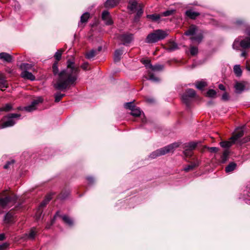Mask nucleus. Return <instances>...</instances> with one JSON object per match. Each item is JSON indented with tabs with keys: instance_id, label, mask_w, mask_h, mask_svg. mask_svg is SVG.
I'll use <instances>...</instances> for the list:
<instances>
[{
	"instance_id": "nucleus-1",
	"label": "nucleus",
	"mask_w": 250,
	"mask_h": 250,
	"mask_svg": "<svg viewBox=\"0 0 250 250\" xmlns=\"http://www.w3.org/2000/svg\"><path fill=\"white\" fill-rule=\"evenodd\" d=\"M79 68L73 61L68 60L67 68L58 74L54 83V87L60 90L68 88L75 83L79 73Z\"/></svg>"
},
{
	"instance_id": "nucleus-2",
	"label": "nucleus",
	"mask_w": 250,
	"mask_h": 250,
	"mask_svg": "<svg viewBox=\"0 0 250 250\" xmlns=\"http://www.w3.org/2000/svg\"><path fill=\"white\" fill-rule=\"evenodd\" d=\"M167 35L168 34L166 31L161 29L156 30L147 36L145 42L147 43H155L164 39Z\"/></svg>"
},
{
	"instance_id": "nucleus-3",
	"label": "nucleus",
	"mask_w": 250,
	"mask_h": 250,
	"mask_svg": "<svg viewBox=\"0 0 250 250\" xmlns=\"http://www.w3.org/2000/svg\"><path fill=\"white\" fill-rule=\"evenodd\" d=\"M179 143H174L168 145L164 147L158 149L150 154L149 157L152 159H155L157 157L164 155L167 153L172 152L179 146Z\"/></svg>"
},
{
	"instance_id": "nucleus-4",
	"label": "nucleus",
	"mask_w": 250,
	"mask_h": 250,
	"mask_svg": "<svg viewBox=\"0 0 250 250\" xmlns=\"http://www.w3.org/2000/svg\"><path fill=\"white\" fill-rule=\"evenodd\" d=\"M20 116V114L13 113L3 117L1 120V123H0V129L14 125L15 124V122L14 121L13 118L19 117Z\"/></svg>"
},
{
	"instance_id": "nucleus-5",
	"label": "nucleus",
	"mask_w": 250,
	"mask_h": 250,
	"mask_svg": "<svg viewBox=\"0 0 250 250\" xmlns=\"http://www.w3.org/2000/svg\"><path fill=\"white\" fill-rule=\"evenodd\" d=\"M17 200V197L14 194H12L10 196H7L5 198L0 197V206L4 208L10 206V204H14L16 203Z\"/></svg>"
},
{
	"instance_id": "nucleus-6",
	"label": "nucleus",
	"mask_w": 250,
	"mask_h": 250,
	"mask_svg": "<svg viewBox=\"0 0 250 250\" xmlns=\"http://www.w3.org/2000/svg\"><path fill=\"white\" fill-rule=\"evenodd\" d=\"M197 31V28L196 26L192 25L189 29L185 32L186 35L192 36L190 39L193 41H196L200 42L202 39V35L201 34H198L197 36H194Z\"/></svg>"
},
{
	"instance_id": "nucleus-7",
	"label": "nucleus",
	"mask_w": 250,
	"mask_h": 250,
	"mask_svg": "<svg viewBox=\"0 0 250 250\" xmlns=\"http://www.w3.org/2000/svg\"><path fill=\"white\" fill-rule=\"evenodd\" d=\"M195 91L192 89H188L182 96V100L183 103L188 104H189L190 99L195 96Z\"/></svg>"
},
{
	"instance_id": "nucleus-8",
	"label": "nucleus",
	"mask_w": 250,
	"mask_h": 250,
	"mask_svg": "<svg viewBox=\"0 0 250 250\" xmlns=\"http://www.w3.org/2000/svg\"><path fill=\"white\" fill-rule=\"evenodd\" d=\"M42 102V99L41 97H38L33 101L31 104L24 107V109L28 112H32L37 109L39 104Z\"/></svg>"
},
{
	"instance_id": "nucleus-9",
	"label": "nucleus",
	"mask_w": 250,
	"mask_h": 250,
	"mask_svg": "<svg viewBox=\"0 0 250 250\" xmlns=\"http://www.w3.org/2000/svg\"><path fill=\"white\" fill-rule=\"evenodd\" d=\"M119 40L125 44L129 43L133 40V35L131 34H123L119 37Z\"/></svg>"
},
{
	"instance_id": "nucleus-10",
	"label": "nucleus",
	"mask_w": 250,
	"mask_h": 250,
	"mask_svg": "<svg viewBox=\"0 0 250 250\" xmlns=\"http://www.w3.org/2000/svg\"><path fill=\"white\" fill-rule=\"evenodd\" d=\"M102 18L106 25H111L113 23L109 13L106 10L103 12Z\"/></svg>"
},
{
	"instance_id": "nucleus-11",
	"label": "nucleus",
	"mask_w": 250,
	"mask_h": 250,
	"mask_svg": "<svg viewBox=\"0 0 250 250\" xmlns=\"http://www.w3.org/2000/svg\"><path fill=\"white\" fill-rule=\"evenodd\" d=\"M102 49V46H99L97 49H92L87 52L86 54V58L90 59L95 57Z\"/></svg>"
},
{
	"instance_id": "nucleus-12",
	"label": "nucleus",
	"mask_w": 250,
	"mask_h": 250,
	"mask_svg": "<svg viewBox=\"0 0 250 250\" xmlns=\"http://www.w3.org/2000/svg\"><path fill=\"white\" fill-rule=\"evenodd\" d=\"M120 0H107L104 3V7L108 8H113L117 5Z\"/></svg>"
},
{
	"instance_id": "nucleus-13",
	"label": "nucleus",
	"mask_w": 250,
	"mask_h": 250,
	"mask_svg": "<svg viewBox=\"0 0 250 250\" xmlns=\"http://www.w3.org/2000/svg\"><path fill=\"white\" fill-rule=\"evenodd\" d=\"M0 60L10 62H12V57L8 53L2 52L0 53Z\"/></svg>"
},
{
	"instance_id": "nucleus-14",
	"label": "nucleus",
	"mask_w": 250,
	"mask_h": 250,
	"mask_svg": "<svg viewBox=\"0 0 250 250\" xmlns=\"http://www.w3.org/2000/svg\"><path fill=\"white\" fill-rule=\"evenodd\" d=\"M21 76L24 79L34 81L35 79V76L30 72L27 71H23L21 73Z\"/></svg>"
},
{
	"instance_id": "nucleus-15",
	"label": "nucleus",
	"mask_w": 250,
	"mask_h": 250,
	"mask_svg": "<svg viewBox=\"0 0 250 250\" xmlns=\"http://www.w3.org/2000/svg\"><path fill=\"white\" fill-rule=\"evenodd\" d=\"M240 46L243 48H250V38L247 37L240 42Z\"/></svg>"
},
{
	"instance_id": "nucleus-16",
	"label": "nucleus",
	"mask_w": 250,
	"mask_h": 250,
	"mask_svg": "<svg viewBox=\"0 0 250 250\" xmlns=\"http://www.w3.org/2000/svg\"><path fill=\"white\" fill-rule=\"evenodd\" d=\"M237 93H241L244 90L245 85L243 82H236L234 86Z\"/></svg>"
},
{
	"instance_id": "nucleus-17",
	"label": "nucleus",
	"mask_w": 250,
	"mask_h": 250,
	"mask_svg": "<svg viewBox=\"0 0 250 250\" xmlns=\"http://www.w3.org/2000/svg\"><path fill=\"white\" fill-rule=\"evenodd\" d=\"M235 143L233 140H230L228 141H222L220 143V145L223 148H229Z\"/></svg>"
},
{
	"instance_id": "nucleus-18",
	"label": "nucleus",
	"mask_w": 250,
	"mask_h": 250,
	"mask_svg": "<svg viewBox=\"0 0 250 250\" xmlns=\"http://www.w3.org/2000/svg\"><path fill=\"white\" fill-rule=\"evenodd\" d=\"M123 53V51L121 49L116 50L115 52L114 55V60L115 62H119L121 58V56Z\"/></svg>"
},
{
	"instance_id": "nucleus-19",
	"label": "nucleus",
	"mask_w": 250,
	"mask_h": 250,
	"mask_svg": "<svg viewBox=\"0 0 250 250\" xmlns=\"http://www.w3.org/2000/svg\"><path fill=\"white\" fill-rule=\"evenodd\" d=\"M186 14L188 17L192 19H195L197 16L199 15V13L193 11L192 10L187 11Z\"/></svg>"
},
{
	"instance_id": "nucleus-20",
	"label": "nucleus",
	"mask_w": 250,
	"mask_h": 250,
	"mask_svg": "<svg viewBox=\"0 0 250 250\" xmlns=\"http://www.w3.org/2000/svg\"><path fill=\"white\" fill-rule=\"evenodd\" d=\"M199 163H200L199 161L197 160L195 162L192 163L191 164L189 165L187 167H185L184 168V170L187 172L193 169V168L194 167L198 166L199 165Z\"/></svg>"
},
{
	"instance_id": "nucleus-21",
	"label": "nucleus",
	"mask_w": 250,
	"mask_h": 250,
	"mask_svg": "<svg viewBox=\"0 0 250 250\" xmlns=\"http://www.w3.org/2000/svg\"><path fill=\"white\" fill-rule=\"evenodd\" d=\"M13 109V105L10 103H8L0 108V111L8 112Z\"/></svg>"
},
{
	"instance_id": "nucleus-22",
	"label": "nucleus",
	"mask_w": 250,
	"mask_h": 250,
	"mask_svg": "<svg viewBox=\"0 0 250 250\" xmlns=\"http://www.w3.org/2000/svg\"><path fill=\"white\" fill-rule=\"evenodd\" d=\"M137 2L135 0H130L129 2L127 8L131 11H134L137 8Z\"/></svg>"
},
{
	"instance_id": "nucleus-23",
	"label": "nucleus",
	"mask_w": 250,
	"mask_h": 250,
	"mask_svg": "<svg viewBox=\"0 0 250 250\" xmlns=\"http://www.w3.org/2000/svg\"><path fill=\"white\" fill-rule=\"evenodd\" d=\"M62 218L64 223H65L68 226H71L73 225V220L68 216L64 215L62 216Z\"/></svg>"
},
{
	"instance_id": "nucleus-24",
	"label": "nucleus",
	"mask_w": 250,
	"mask_h": 250,
	"mask_svg": "<svg viewBox=\"0 0 250 250\" xmlns=\"http://www.w3.org/2000/svg\"><path fill=\"white\" fill-rule=\"evenodd\" d=\"M161 16V14H154L147 15V18L152 21H157L160 19Z\"/></svg>"
},
{
	"instance_id": "nucleus-25",
	"label": "nucleus",
	"mask_w": 250,
	"mask_h": 250,
	"mask_svg": "<svg viewBox=\"0 0 250 250\" xmlns=\"http://www.w3.org/2000/svg\"><path fill=\"white\" fill-rule=\"evenodd\" d=\"M244 133L243 130H240L238 131L235 134L232 136L230 139L233 140L235 142L238 139L242 137L243 136Z\"/></svg>"
},
{
	"instance_id": "nucleus-26",
	"label": "nucleus",
	"mask_w": 250,
	"mask_h": 250,
	"mask_svg": "<svg viewBox=\"0 0 250 250\" xmlns=\"http://www.w3.org/2000/svg\"><path fill=\"white\" fill-rule=\"evenodd\" d=\"M90 17L88 12H85L81 17L80 23H86Z\"/></svg>"
},
{
	"instance_id": "nucleus-27",
	"label": "nucleus",
	"mask_w": 250,
	"mask_h": 250,
	"mask_svg": "<svg viewBox=\"0 0 250 250\" xmlns=\"http://www.w3.org/2000/svg\"><path fill=\"white\" fill-rule=\"evenodd\" d=\"M37 234V231L35 228H32L29 231L28 234H27V236L29 239H34Z\"/></svg>"
},
{
	"instance_id": "nucleus-28",
	"label": "nucleus",
	"mask_w": 250,
	"mask_h": 250,
	"mask_svg": "<svg viewBox=\"0 0 250 250\" xmlns=\"http://www.w3.org/2000/svg\"><path fill=\"white\" fill-rule=\"evenodd\" d=\"M7 82L3 76L0 74V88L2 90L3 88L7 87Z\"/></svg>"
},
{
	"instance_id": "nucleus-29",
	"label": "nucleus",
	"mask_w": 250,
	"mask_h": 250,
	"mask_svg": "<svg viewBox=\"0 0 250 250\" xmlns=\"http://www.w3.org/2000/svg\"><path fill=\"white\" fill-rule=\"evenodd\" d=\"M196 146H197L196 143L190 142V143H188V144L186 145L185 147L192 151L196 148Z\"/></svg>"
},
{
	"instance_id": "nucleus-30",
	"label": "nucleus",
	"mask_w": 250,
	"mask_h": 250,
	"mask_svg": "<svg viewBox=\"0 0 250 250\" xmlns=\"http://www.w3.org/2000/svg\"><path fill=\"white\" fill-rule=\"evenodd\" d=\"M236 164L234 163H231L229 164L226 167V171L227 172H229L233 171L236 167Z\"/></svg>"
},
{
	"instance_id": "nucleus-31",
	"label": "nucleus",
	"mask_w": 250,
	"mask_h": 250,
	"mask_svg": "<svg viewBox=\"0 0 250 250\" xmlns=\"http://www.w3.org/2000/svg\"><path fill=\"white\" fill-rule=\"evenodd\" d=\"M234 72L237 76H240L242 74V70L240 65H236L233 68Z\"/></svg>"
},
{
	"instance_id": "nucleus-32",
	"label": "nucleus",
	"mask_w": 250,
	"mask_h": 250,
	"mask_svg": "<svg viewBox=\"0 0 250 250\" xmlns=\"http://www.w3.org/2000/svg\"><path fill=\"white\" fill-rule=\"evenodd\" d=\"M229 155V150H225L224 152H223V155H222V156L221 157L222 163H225L228 160Z\"/></svg>"
},
{
	"instance_id": "nucleus-33",
	"label": "nucleus",
	"mask_w": 250,
	"mask_h": 250,
	"mask_svg": "<svg viewBox=\"0 0 250 250\" xmlns=\"http://www.w3.org/2000/svg\"><path fill=\"white\" fill-rule=\"evenodd\" d=\"M131 114L133 116H139L141 114V111L139 108L135 106L131 110Z\"/></svg>"
},
{
	"instance_id": "nucleus-34",
	"label": "nucleus",
	"mask_w": 250,
	"mask_h": 250,
	"mask_svg": "<svg viewBox=\"0 0 250 250\" xmlns=\"http://www.w3.org/2000/svg\"><path fill=\"white\" fill-rule=\"evenodd\" d=\"M175 11L174 10H169L165 11L161 14V16L167 17L174 14Z\"/></svg>"
},
{
	"instance_id": "nucleus-35",
	"label": "nucleus",
	"mask_w": 250,
	"mask_h": 250,
	"mask_svg": "<svg viewBox=\"0 0 250 250\" xmlns=\"http://www.w3.org/2000/svg\"><path fill=\"white\" fill-rule=\"evenodd\" d=\"M163 65L160 64H156L155 65H150V68L154 71H160L163 69Z\"/></svg>"
},
{
	"instance_id": "nucleus-36",
	"label": "nucleus",
	"mask_w": 250,
	"mask_h": 250,
	"mask_svg": "<svg viewBox=\"0 0 250 250\" xmlns=\"http://www.w3.org/2000/svg\"><path fill=\"white\" fill-rule=\"evenodd\" d=\"M64 96V94H62L60 92H58L55 94V102H59L61 101L62 98Z\"/></svg>"
},
{
	"instance_id": "nucleus-37",
	"label": "nucleus",
	"mask_w": 250,
	"mask_h": 250,
	"mask_svg": "<svg viewBox=\"0 0 250 250\" xmlns=\"http://www.w3.org/2000/svg\"><path fill=\"white\" fill-rule=\"evenodd\" d=\"M196 87L199 89H202L206 86V83L204 82H197L195 84Z\"/></svg>"
},
{
	"instance_id": "nucleus-38",
	"label": "nucleus",
	"mask_w": 250,
	"mask_h": 250,
	"mask_svg": "<svg viewBox=\"0 0 250 250\" xmlns=\"http://www.w3.org/2000/svg\"><path fill=\"white\" fill-rule=\"evenodd\" d=\"M125 106L126 108H128L131 111L135 107L133 102L125 103Z\"/></svg>"
},
{
	"instance_id": "nucleus-39",
	"label": "nucleus",
	"mask_w": 250,
	"mask_h": 250,
	"mask_svg": "<svg viewBox=\"0 0 250 250\" xmlns=\"http://www.w3.org/2000/svg\"><path fill=\"white\" fill-rule=\"evenodd\" d=\"M62 50H59L57 52H56L55 54V58L57 60V62L60 61L61 59L62 54Z\"/></svg>"
},
{
	"instance_id": "nucleus-40",
	"label": "nucleus",
	"mask_w": 250,
	"mask_h": 250,
	"mask_svg": "<svg viewBox=\"0 0 250 250\" xmlns=\"http://www.w3.org/2000/svg\"><path fill=\"white\" fill-rule=\"evenodd\" d=\"M52 69L54 74L56 75L59 71V69L58 67V62H56L54 63L52 66Z\"/></svg>"
},
{
	"instance_id": "nucleus-41",
	"label": "nucleus",
	"mask_w": 250,
	"mask_h": 250,
	"mask_svg": "<svg viewBox=\"0 0 250 250\" xmlns=\"http://www.w3.org/2000/svg\"><path fill=\"white\" fill-rule=\"evenodd\" d=\"M15 163V161L14 160H11L9 161H8L7 163L4 166L3 168L4 169H8L11 166H12Z\"/></svg>"
},
{
	"instance_id": "nucleus-42",
	"label": "nucleus",
	"mask_w": 250,
	"mask_h": 250,
	"mask_svg": "<svg viewBox=\"0 0 250 250\" xmlns=\"http://www.w3.org/2000/svg\"><path fill=\"white\" fill-rule=\"evenodd\" d=\"M12 215L10 213H7L5 216V221L7 223H10L12 221Z\"/></svg>"
},
{
	"instance_id": "nucleus-43",
	"label": "nucleus",
	"mask_w": 250,
	"mask_h": 250,
	"mask_svg": "<svg viewBox=\"0 0 250 250\" xmlns=\"http://www.w3.org/2000/svg\"><path fill=\"white\" fill-rule=\"evenodd\" d=\"M216 94V92L213 89H209L207 92V95L209 97H214Z\"/></svg>"
},
{
	"instance_id": "nucleus-44",
	"label": "nucleus",
	"mask_w": 250,
	"mask_h": 250,
	"mask_svg": "<svg viewBox=\"0 0 250 250\" xmlns=\"http://www.w3.org/2000/svg\"><path fill=\"white\" fill-rule=\"evenodd\" d=\"M190 52L192 55H195L198 53V49L195 47L192 46L190 47Z\"/></svg>"
},
{
	"instance_id": "nucleus-45",
	"label": "nucleus",
	"mask_w": 250,
	"mask_h": 250,
	"mask_svg": "<svg viewBox=\"0 0 250 250\" xmlns=\"http://www.w3.org/2000/svg\"><path fill=\"white\" fill-rule=\"evenodd\" d=\"M177 48V45L175 43H172L169 44L167 47V49L169 51H173Z\"/></svg>"
},
{
	"instance_id": "nucleus-46",
	"label": "nucleus",
	"mask_w": 250,
	"mask_h": 250,
	"mask_svg": "<svg viewBox=\"0 0 250 250\" xmlns=\"http://www.w3.org/2000/svg\"><path fill=\"white\" fill-rule=\"evenodd\" d=\"M184 148H185V150L184 151V154L186 156H191L192 154V151H191L189 149H188L185 147Z\"/></svg>"
},
{
	"instance_id": "nucleus-47",
	"label": "nucleus",
	"mask_w": 250,
	"mask_h": 250,
	"mask_svg": "<svg viewBox=\"0 0 250 250\" xmlns=\"http://www.w3.org/2000/svg\"><path fill=\"white\" fill-rule=\"evenodd\" d=\"M239 46H240V45L239 41L237 40H235L232 45L233 49H239Z\"/></svg>"
},
{
	"instance_id": "nucleus-48",
	"label": "nucleus",
	"mask_w": 250,
	"mask_h": 250,
	"mask_svg": "<svg viewBox=\"0 0 250 250\" xmlns=\"http://www.w3.org/2000/svg\"><path fill=\"white\" fill-rule=\"evenodd\" d=\"M81 67L84 70H87L90 69L89 64L87 62H84L82 65Z\"/></svg>"
},
{
	"instance_id": "nucleus-49",
	"label": "nucleus",
	"mask_w": 250,
	"mask_h": 250,
	"mask_svg": "<svg viewBox=\"0 0 250 250\" xmlns=\"http://www.w3.org/2000/svg\"><path fill=\"white\" fill-rule=\"evenodd\" d=\"M208 150H209V152H217L219 150V148L218 147H208Z\"/></svg>"
},
{
	"instance_id": "nucleus-50",
	"label": "nucleus",
	"mask_w": 250,
	"mask_h": 250,
	"mask_svg": "<svg viewBox=\"0 0 250 250\" xmlns=\"http://www.w3.org/2000/svg\"><path fill=\"white\" fill-rule=\"evenodd\" d=\"M21 67L23 69H28L31 67V65L28 63H23L21 65Z\"/></svg>"
},
{
	"instance_id": "nucleus-51",
	"label": "nucleus",
	"mask_w": 250,
	"mask_h": 250,
	"mask_svg": "<svg viewBox=\"0 0 250 250\" xmlns=\"http://www.w3.org/2000/svg\"><path fill=\"white\" fill-rule=\"evenodd\" d=\"M149 80L152 81L157 82L159 81V79L155 77L153 75L150 74L149 76Z\"/></svg>"
},
{
	"instance_id": "nucleus-52",
	"label": "nucleus",
	"mask_w": 250,
	"mask_h": 250,
	"mask_svg": "<svg viewBox=\"0 0 250 250\" xmlns=\"http://www.w3.org/2000/svg\"><path fill=\"white\" fill-rule=\"evenodd\" d=\"M229 99V94L226 92L224 93L222 96V99L224 101H227V100H228Z\"/></svg>"
},
{
	"instance_id": "nucleus-53",
	"label": "nucleus",
	"mask_w": 250,
	"mask_h": 250,
	"mask_svg": "<svg viewBox=\"0 0 250 250\" xmlns=\"http://www.w3.org/2000/svg\"><path fill=\"white\" fill-rule=\"evenodd\" d=\"M8 244L7 243H3L1 245H0V250H3L8 247Z\"/></svg>"
},
{
	"instance_id": "nucleus-54",
	"label": "nucleus",
	"mask_w": 250,
	"mask_h": 250,
	"mask_svg": "<svg viewBox=\"0 0 250 250\" xmlns=\"http://www.w3.org/2000/svg\"><path fill=\"white\" fill-rule=\"evenodd\" d=\"M144 64L146 65V66L148 68H150V65H151L150 63V61L148 60H144L142 61Z\"/></svg>"
},
{
	"instance_id": "nucleus-55",
	"label": "nucleus",
	"mask_w": 250,
	"mask_h": 250,
	"mask_svg": "<svg viewBox=\"0 0 250 250\" xmlns=\"http://www.w3.org/2000/svg\"><path fill=\"white\" fill-rule=\"evenodd\" d=\"M219 87V88L221 90H223V91H225V86L222 84H220L218 86Z\"/></svg>"
},
{
	"instance_id": "nucleus-56",
	"label": "nucleus",
	"mask_w": 250,
	"mask_h": 250,
	"mask_svg": "<svg viewBox=\"0 0 250 250\" xmlns=\"http://www.w3.org/2000/svg\"><path fill=\"white\" fill-rule=\"evenodd\" d=\"M48 203L46 202V200H44L40 205V207H44Z\"/></svg>"
},
{
	"instance_id": "nucleus-57",
	"label": "nucleus",
	"mask_w": 250,
	"mask_h": 250,
	"mask_svg": "<svg viewBox=\"0 0 250 250\" xmlns=\"http://www.w3.org/2000/svg\"><path fill=\"white\" fill-rule=\"evenodd\" d=\"M5 239V235L4 234H0V241H2Z\"/></svg>"
},
{
	"instance_id": "nucleus-58",
	"label": "nucleus",
	"mask_w": 250,
	"mask_h": 250,
	"mask_svg": "<svg viewBox=\"0 0 250 250\" xmlns=\"http://www.w3.org/2000/svg\"><path fill=\"white\" fill-rule=\"evenodd\" d=\"M51 196H50V195H49V196H47V197H46V198L45 199V200H46V202H47V203H48V202H49V201L51 200Z\"/></svg>"
},
{
	"instance_id": "nucleus-59",
	"label": "nucleus",
	"mask_w": 250,
	"mask_h": 250,
	"mask_svg": "<svg viewBox=\"0 0 250 250\" xmlns=\"http://www.w3.org/2000/svg\"><path fill=\"white\" fill-rule=\"evenodd\" d=\"M51 196H50V195H49V196H47V197H46V198L45 199V200H46V202H47V203H48V202H49V201L51 200Z\"/></svg>"
},
{
	"instance_id": "nucleus-60",
	"label": "nucleus",
	"mask_w": 250,
	"mask_h": 250,
	"mask_svg": "<svg viewBox=\"0 0 250 250\" xmlns=\"http://www.w3.org/2000/svg\"><path fill=\"white\" fill-rule=\"evenodd\" d=\"M143 13L142 9H140L138 11L137 15L140 16Z\"/></svg>"
},
{
	"instance_id": "nucleus-61",
	"label": "nucleus",
	"mask_w": 250,
	"mask_h": 250,
	"mask_svg": "<svg viewBox=\"0 0 250 250\" xmlns=\"http://www.w3.org/2000/svg\"><path fill=\"white\" fill-rule=\"evenodd\" d=\"M147 101L149 103H153L154 102V100L153 99H148Z\"/></svg>"
},
{
	"instance_id": "nucleus-62",
	"label": "nucleus",
	"mask_w": 250,
	"mask_h": 250,
	"mask_svg": "<svg viewBox=\"0 0 250 250\" xmlns=\"http://www.w3.org/2000/svg\"><path fill=\"white\" fill-rule=\"evenodd\" d=\"M87 180L90 183H91L93 181V178L91 177L87 178Z\"/></svg>"
},
{
	"instance_id": "nucleus-63",
	"label": "nucleus",
	"mask_w": 250,
	"mask_h": 250,
	"mask_svg": "<svg viewBox=\"0 0 250 250\" xmlns=\"http://www.w3.org/2000/svg\"><path fill=\"white\" fill-rule=\"evenodd\" d=\"M246 56V53L245 51H243L241 54L242 57H245Z\"/></svg>"
},
{
	"instance_id": "nucleus-64",
	"label": "nucleus",
	"mask_w": 250,
	"mask_h": 250,
	"mask_svg": "<svg viewBox=\"0 0 250 250\" xmlns=\"http://www.w3.org/2000/svg\"><path fill=\"white\" fill-rule=\"evenodd\" d=\"M246 68L247 69L249 70V71H250V65H247V66H246Z\"/></svg>"
}]
</instances>
